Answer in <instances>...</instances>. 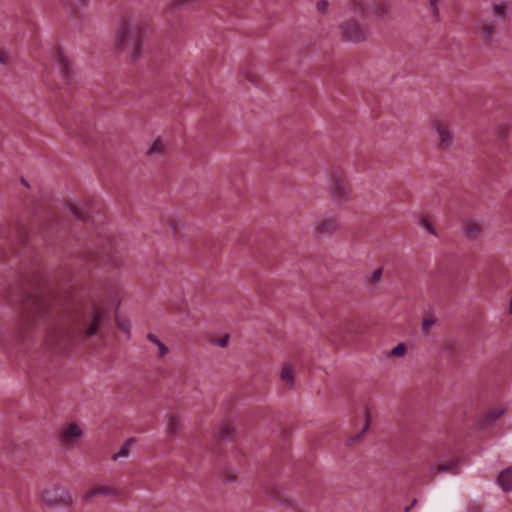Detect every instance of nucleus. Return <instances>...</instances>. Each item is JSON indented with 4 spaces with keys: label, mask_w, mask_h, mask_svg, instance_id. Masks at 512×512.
<instances>
[{
    "label": "nucleus",
    "mask_w": 512,
    "mask_h": 512,
    "mask_svg": "<svg viewBox=\"0 0 512 512\" xmlns=\"http://www.w3.org/2000/svg\"><path fill=\"white\" fill-rule=\"evenodd\" d=\"M431 129L437 137V149L445 152L449 151L454 143V134L449 124L436 119L432 122Z\"/></svg>",
    "instance_id": "obj_7"
},
{
    "label": "nucleus",
    "mask_w": 512,
    "mask_h": 512,
    "mask_svg": "<svg viewBox=\"0 0 512 512\" xmlns=\"http://www.w3.org/2000/svg\"><path fill=\"white\" fill-rule=\"evenodd\" d=\"M107 319V309L97 305L77 308L71 317L73 331L85 339L96 336Z\"/></svg>",
    "instance_id": "obj_3"
},
{
    "label": "nucleus",
    "mask_w": 512,
    "mask_h": 512,
    "mask_svg": "<svg viewBox=\"0 0 512 512\" xmlns=\"http://www.w3.org/2000/svg\"><path fill=\"white\" fill-rule=\"evenodd\" d=\"M53 65L59 71V73L66 77L69 74L70 63L67 57L61 52L56 51L52 58Z\"/></svg>",
    "instance_id": "obj_15"
},
{
    "label": "nucleus",
    "mask_w": 512,
    "mask_h": 512,
    "mask_svg": "<svg viewBox=\"0 0 512 512\" xmlns=\"http://www.w3.org/2000/svg\"><path fill=\"white\" fill-rule=\"evenodd\" d=\"M81 5L86 6L89 3V0H78Z\"/></svg>",
    "instance_id": "obj_33"
},
{
    "label": "nucleus",
    "mask_w": 512,
    "mask_h": 512,
    "mask_svg": "<svg viewBox=\"0 0 512 512\" xmlns=\"http://www.w3.org/2000/svg\"><path fill=\"white\" fill-rule=\"evenodd\" d=\"M433 324H434V321L432 319L425 318L422 323V328L424 331L427 332Z\"/></svg>",
    "instance_id": "obj_30"
},
{
    "label": "nucleus",
    "mask_w": 512,
    "mask_h": 512,
    "mask_svg": "<svg viewBox=\"0 0 512 512\" xmlns=\"http://www.w3.org/2000/svg\"><path fill=\"white\" fill-rule=\"evenodd\" d=\"M117 494V490L114 487L111 486H94L90 488L86 493L83 495L84 500H91L97 495H104V496H115Z\"/></svg>",
    "instance_id": "obj_13"
},
{
    "label": "nucleus",
    "mask_w": 512,
    "mask_h": 512,
    "mask_svg": "<svg viewBox=\"0 0 512 512\" xmlns=\"http://www.w3.org/2000/svg\"><path fill=\"white\" fill-rule=\"evenodd\" d=\"M83 436L84 429L82 425L72 421L64 424L60 428L57 439L62 447L72 449L79 446Z\"/></svg>",
    "instance_id": "obj_5"
},
{
    "label": "nucleus",
    "mask_w": 512,
    "mask_h": 512,
    "mask_svg": "<svg viewBox=\"0 0 512 512\" xmlns=\"http://www.w3.org/2000/svg\"><path fill=\"white\" fill-rule=\"evenodd\" d=\"M498 484L504 491H512V467L503 470L499 474Z\"/></svg>",
    "instance_id": "obj_17"
},
{
    "label": "nucleus",
    "mask_w": 512,
    "mask_h": 512,
    "mask_svg": "<svg viewBox=\"0 0 512 512\" xmlns=\"http://www.w3.org/2000/svg\"><path fill=\"white\" fill-rule=\"evenodd\" d=\"M482 226L476 221H467L463 225V234L469 240H475L482 234Z\"/></svg>",
    "instance_id": "obj_16"
},
{
    "label": "nucleus",
    "mask_w": 512,
    "mask_h": 512,
    "mask_svg": "<svg viewBox=\"0 0 512 512\" xmlns=\"http://www.w3.org/2000/svg\"><path fill=\"white\" fill-rule=\"evenodd\" d=\"M406 354V346L403 343H399L393 349H391L387 357H404Z\"/></svg>",
    "instance_id": "obj_24"
},
{
    "label": "nucleus",
    "mask_w": 512,
    "mask_h": 512,
    "mask_svg": "<svg viewBox=\"0 0 512 512\" xmlns=\"http://www.w3.org/2000/svg\"><path fill=\"white\" fill-rule=\"evenodd\" d=\"M235 479H236L235 477H229V478H227L226 481H235Z\"/></svg>",
    "instance_id": "obj_35"
},
{
    "label": "nucleus",
    "mask_w": 512,
    "mask_h": 512,
    "mask_svg": "<svg viewBox=\"0 0 512 512\" xmlns=\"http://www.w3.org/2000/svg\"><path fill=\"white\" fill-rule=\"evenodd\" d=\"M508 11L509 6L505 1H495L491 4L490 9L486 12L485 17L491 18L492 21L501 24L504 21Z\"/></svg>",
    "instance_id": "obj_9"
},
{
    "label": "nucleus",
    "mask_w": 512,
    "mask_h": 512,
    "mask_svg": "<svg viewBox=\"0 0 512 512\" xmlns=\"http://www.w3.org/2000/svg\"><path fill=\"white\" fill-rule=\"evenodd\" d=\"M366 0H348L345 18L337 25L339 39L344 43L362 44L371 38V29L366 23Z\"/></svg>",
    "instance_id": "obj_1"
},
{
    "label": "nucleus",
    "mask_w": 512,
    "mask_h": 512,
    "mask_svg": "<svg viewBox=\"0 0 512 512\" xmlns=\"http://www.w3.org/2000/svg\"><path fill=\"white\" fill-rule=\"evenodd\" d=\"M439 0H429L430 5L433 7L435 11H437V4Z\"/></svg>",
    "instance_id": "obj_32"
},
{
    "label": "nucleus",
    "mask_w": 512,
    "mask_h": 512,
    "mask_svg": "<svg viewBox=\"0 0 512 512\" xmlns=\"http://www.w3.org/2000/svg\"><path fill=\"white\" fill-rule=\"evenodd\" d=\"M316 8L321 14H327L329 10V2L327 0H320L317 2Z\"/></svg>",
    "instance_id": "obj_28"
},
{
    "label": "nucleus",
    "mask_w": 512,
    "mask_h": 512,
    "mask_svg": "<svg viewBox=\"0 0 512 512\" xmlns=\"http://www.w3.org/2000/svg\"><path fill=\"white\" fill-rule=\"evenodd\" d=\"M340 227L337 217H324L316 221L315 229L321 235H331Z\"/></svg>",
    "instance_id": "obj_10"
},
{
    "label": "nucleus",
    "mask_w": 512,
    "mask_h": 512,
    "mask_svg": "<svg viewBox=\"0 0 512 512\" xmlns=\"http://www.w3.org/2000/svg\"><path fill=\"white\" fill-rule=\"evenodd\" d=\"M132 442V439H128L124 444L123 446L116 452L112 455L111 459L113 461H118L120 459H123V458H126L128 457L129 455V449H128V446L130 445V443Z\"/></svg>",
    "instance_id": "obj_22"
},
{
    "label": "nucleus",
    "mask_w": 512,
    "mask_h": 512,
    "mask_svg": "<svg viewBox=\"0 0 512 512\" xmlns=\"http://www.w3.org/2000/svg\"><path fill=\"white\" fill-rule=\"evenodd\" d=\"M147 339L157 347V356L159 358H164L168 354V347L155 334L149 333Z\"/></svg>",
    "instance_id": "obj_19"
},
{
    "label": "nucleus",
    "mask_w": 512,
    "mask_h": 512,
    "mask_svg": "<svg viewBox=\"0 0 512 512\" xmlns=\"http://www.w3.org/2000/svg\"><path fill=\"white\" fill-rule=\"evenodd\" d=\"M71 211H72V213H73V214H75L78 218H84V216H83V215H81V214L77 211L76 207H71Z\"/></svg>",
    "instance_id": "obj_31"
},
{
    "label": "nucleus",
    "mask_w": 512,
    "mask_h": 512,
    "mask_svg": "<svg viewBox=\"0 0 512 512\" xmlns=\"http://www.w3.org/2000/svg\"><path fill=\"white\" fill-rule=\"evenodd\" d=\"M499 25L500 24L495 21H492L491 18L483 16L477 23L476 34L484 42H492L496 39Z\"/></svg>",
    "instance_id": "obj_8"
},
{
    "label": "nucleus",
    "mask_w": 512,
    "mask_h": 512,
    "mask_svg": "<svg viewBox=\"0 0 512 512\" xmlns=\"http://www.w3.org/2000/svg\"><path fill=\"white\" fill-rule=\"evenodd\" d=\"M144 45V31L139 21L133 18L122 19L115 31L113 51L125 55L131 61L140 58Z\"/></svg>",
    "instance_id": "obj_2"
},
{
    "label": "nucleus",
    "mask_w": 512,
    "mask_h": 512,
    "mask_svg": "<svg viewBox=\"0 0 512 512\" xmlns=\"http://www.w3.org/2000/svg\"><path fill=\"white\" fill-rule=\"evenodd\" d=\"M0 62H1V63H4V62H5V57H4V55H3V53H2V52H0Z\"/></svg>",
    "instance_id": "obj_34"
},
{
    "label": "nucleus",
    "mask_w": 512,
    "mask_h": 512,
    "mask_svg": "<svg viewBox=\"0 0 512 512\" xmlns=\"http://www.w3.org/2000/svg\"><path fill=\"white\" fill-rule=\"evenodd\" d=\"M371 13L376 20H385L392 13V3L389 0H375Z\"/></svg>",
    "instance_id": "obj_11"
},
{
    "label": "nucleus",
    "mask_w": 512,
    "mask_h": 512,
    "mask_svg": "<svg viewBox=\"0 0 512 512\" xmlns=\"http://www.w3.org/2000/svg\"><path fill=\"white\" fill-rule=\"evenodd\" d=\"M329 194L334 203L343 206L353 200V192L344 178L333 176L329 186Z\"/></svg>",
    "instance_id": "obj_6"
},
{
    "label": "nucleus",
    "mask_w": 512,
    "mask_h": 512,
    "mask_svg": "<svg viewBox=\"0 0 512 512\" xmlns=\"http://www.w3.org/2000/svg\"><path fill=\"white\" fill-rule=\"evenodd\" d=\"M166 149V144L161 139H155L147 149V154L150 156L160 155Z\"/></svg>",
    "instance_id": "obj_21"
},
{
    "label": "nucleus",
    "mask_w": 512,
    "mask_h": 512,
    "mask_svg": "<svg viewBox=\"0 0 512 512\" xmlns=\"http://www.w3.org/2000/svg\"><path fill=\"white\" fill-rule=\"evenodd\" d=\"M235 428L232 424L226 423L222 424L219 428V433L222 438H228L232 434H234Z\"/></svg>",
    "instance_id": "obj_25"
},
{
    "label": "nucleus",
    "mask_w": 512,
    "mask_h": 512,
    "mask_svg": "<svg viewBox=\"0 0 512 512\" xmlns=\"http://www.w3.org/2000/svg\"><path fill=\"white\" fill-rule=\"evenodd\" d=\"M456 467H457V463H455V462L448 463V464L436 463L431 466L430 471L433 475H437V474H440L443 472L455 473Z\"/></svg>",
    "instance_id": "obj_20"
},
{
    "label": "nucleus",
    "mask_w": 512,
    "mask_h": 512,
    "mask_svg": "<svg viewBox=\"0 0 512 512\" xmlns=\"http://www.w3.org/2000/svg\"><path fill=\"white\" fill-rule=\"evenodd\" d=\"M383 270L382 268L375 269L370 276V282L372 284H378L381 281Z\"/></svg>",
    "instance_id": "obj_26"
},
{
    "label": "nucleus",
    "mask_w": 512,
    "mask_h": 512,
    "mask_svg": "<svg viewBox=\"0 0 512 512\" xmlns=\"http://www.w3.org/2000/svg\"><path fill=\"white\" fill-rule=\"evenodd\" d=\"M43 503L50 508L71 507L73 498L70 492L61 486H52L41 492Z\"/></svg>",
    "instance_id": "obj_4"
},
{
    "label": "nucleus",
    "mask_w": 512,
    "mask_h": 512,
    "mask_svg": "<svg viewBox=\"0 0 512 512\" xmlns=\"http://www.w3.org/2000/svg\"><path fill=\"white\" fill-rule=\"evenodd\" d=\"M180 429V419L177 415L169 414L166 419V431L174 437Z\"/></svg>",
    "instance_id": "obj_18"
},
{
    "label": "nucleus",
    "mask_w": 512,
    "mask_h": 512,
    "mask_svg": "<svg viewBox=\"0 0 512 512\" xmlns=\"http://www.w3.org/2000/svg\"><path fill=\"white\" fill-rule=\"evenodd\" d=\"M422 227L425 228L429 233H431L433 235L436 234L434 227L432 226V224L429 221L424 220L422 222Z\"/></svg>",
    "instance_id": "obj_29"
},
{
    "label": "nucleus",
    "mask_w": 512,
    "mask_h": 512,
    "mask_svg": "<svg viewBox=\"0 0 512 512\" xmlns=\"http://www.w3.org/2000/svg\"><path fill=\"white\" fill-rule=\"evenodd\" d=\"M228 342H229V335H227V334L224 335L221 338H216V339H212L211 340V343L213 345L218 346V347H222V348L226 347Z\"/></svg>",
    "instance_id": "obj_27"
},
{
    "label": "nucleus",
    "mask_w": 512,
    "mask_h": 512,
    "mask_svg": "<svg viewBox=\"0 0 512 512\" xmlns=\"http://www.w3.org/2000/svg\"><path fill=\"white\" fill-rule=\"evenodd\" d=\"M117 326L118 328L126 334V337L129 339L131 336V324L127 318L118 317L117 318Z\"/></svg>",
    "instance_id": "obj_23"
},
{
    "label": "nucleus",
    "mask_w": 512,
    "mask_h": 512,
    "mask_svg": "<svg viewBox=\"0 0 512 512\" xmlns=\"http://www.w3.org/2000/svg\"><path fill=\"white\" fill-rule=\"evenodd\" d=\"M505 406L493 407L485 411L480 417L479 422L482 427L491 425L506 413Z\"/></svg>",
    "instance_id": "obj_12"
},
{
    "label": "nucleus",
    "mask_w": 512,
    "mask_h": 512,
    "mask_svg": "<svg viewBox=\"0 0 512 512\" xmlns=\"http://www.w3.org/2000/svg\"><path fill=\"white\" fill-rule=\"evenodd\" d=\"M280 380L284 387L292 389L295 386V374L293 366L289 363H285L280 371Z\"/></svg>",
    "instance_id": "obj_14"
}]
</instances>
